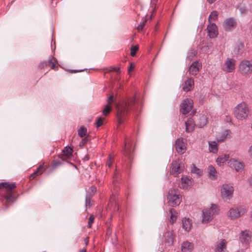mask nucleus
Wrapping results in <instances>:
<instances>
[{"label":"nucleus","instance_id":"4d7b16f0","mask_svg":"<svg viewBox=\"0 0 252 252\" xmlns=\"http://www.w3.org/2000/svg\"><path fill=\"white\" fill-rule=\"evenodd\" d=\"M134 66L132 63H131L129 68L128 69V73L129 74L130 72L133 70Z\"/></svg>","mask_w":252,"mask_h":252},{"label":"nucleus","instance_id":"0eeeda50","mask_svg":"<svg viewBox=\"0 0 252 252\" xmlns=\"http://www.w3.org/2000/svg\"><path fill=\"white\" fill-rule=\"evenodd\" d=\"M233 192L234 188L232 185L229 184L222 185L220 191L222 198L226 200L230 199L233 196Z\"/></svg>","mask_w":252,"mask_h":252},{"label":"nucleus","instance_id":"5fc2aeb1","mask_svg":"<svg viewBox=\"0 0 252 252\" xmlns=\"http://www.w3.org/2000/svg\"><path fill=\"white\" fill-rule=\"evenodd\" d=\"M158 0H151V5L152 6H154V8H156V6Z\"/></svg>","mask_w":252,"mask_h":252},{"label":"nucleus","instance_id":"f3484780","mask_svg":"<svg viewBox=\"0 0 252 252\" xmlns=\"http://www.w3.org/2000/svg\"><path fill=\"white\" fill-rule=\"evenodd\" d=\"M208 35L210 38H213L218 35V31L217 25L215 23H210L207 28Z\"/></svg>","mask_w":252,"mask_h":252},{"label":"nucleus","instance_id":"f704fd0d","mask_svg":"<svg viewBox=\"0 0 252 252\" xmlns=\"http://www.w3.org/2000/svg\"><path fill=\"white\" fill-rule=\"evenodd\" d=\"M229 130H224L221 134V135L218 138V141H222L226 139L230 133Z\"/></svg>","mask_w":252,"mask_h":252},{"label":"nucleus","instance_id":"58836bf2","mask_svg":"<svg viewBox=\"0 0 252 252\" xmlns=\"http://www.w3.org/2000/svg\"><path fill=\"white\" fill-rule=\"evenodd\" d=\"M87 129L84 127H81L78 130V134L80 137H83L86 135Z\"/></svg>","mask_w":252,"mask_h":252},{"label":"nucleus","instance_id":"423d86ee","mask_svg":"<svg viewBox=\"0 0 252 252\" xmlns=\"http://www.w3.org/2000/svg\"><path fill=\"white\" fill-rule=\"evenodd\" d=\"M217 206L213 204L210 208L204 209L202 211L203 223H206L210 222L213 218L215 214L217 212Z\"/></svg>","mask_w":252,"mask_h":252},{"label":"nucleus","instance_id":"864d4df0","mask_svg":"<svg viewBox=\"0 0 252 252\" xmlns=\"http://www.w3.org/2000/svg\"><path fill=\"white\" fill-rule=\"evenodd\" d=\"M111 159H112V157H111V156H110L109 160L106 163V165H107L109 167H110L112 165Z\"/></svg>","mask_w":252,"mask_h":252},{"label":"nucleus","instance_id":"412c9836","mask_svg":"<svg viewBox=\"0 0 252 252\" xmlns=\"http://www.w3.org/2000/svg\"><path fill=\"white\" fill-rule=\"evenodd\" d=\"M183 89L185 92H188L193 88L194 81L192 78H188L182 84Z\"/></svg>","mask_w":252,"mask_h":252},{"label":"nucleus","instance_id":"a878e982","mask_svg":"<svg viewBox=\"0 0 252 252\" xmlns=\"http://www.w3.org/2000/svg\"><path fill=\"white\" fill-rule=\"evenodd\" d=\"M182 227L185 231L189 232L192 227L191 220L189 218H184L182 220Z\"/></svg>","mask_w":252,"mask_h":252},{"label":"nucleus","instance_id":"a19ab883","mask_svg":"<svg viewBox=\"0 0 252 252\" xmlns=\"http://www.w3.org/2000/svg\"><path fill=\"white\" fill-rule=\"evenodd\" d=\"M92 205L91 202V196L87 195L86 197V207L87 208L90 207Z\"/></svg>","mask_w":252,"mask_h":252},{"label":"nucleus","instance_id":"39448f33","mask_svg":"<svg viewBox=\"0 0 252 252\" xmlns=\"http://www.w3.org/2000/svg\"><path fill=\"white\" fill-rule=\"evenodd\" d=\"M247 212V209L243 206L230 208L227 212L228 217L232 220H235L243 216Z\"/></svg>","mask_w":252,"mask_h":252},{"label":"nucleus","instance_id":"de8ad7c7","mask_svg":"<svg viewBox=\"0 0 252 252\" xmlns=\"http://www.w3.org/2000/svg\"><path fill=\"white\" fill-rule=\"evenodd\" d=\"M195 52L193 51H191L189 53L188 57L189 60H192L194 56H195Z\"/></svg>","mask_w":252,"mask_h":252},{"label":"nucleus","instance_id":"c756f323","mask_svg":"<svg viewBox=\"0 0 252 252\" xmlns=\"http://www.w3.org/2000/svg\"><path fill=\"white\" fill-rule=\"evenodd\" d=\"M208 172L210 178H211L212 180H216L217 178V172L213 166L210 165L208 167Z\"/></svg>","mask_w":252,"mask_h":252},{"label":"nucleus","instance_id":"5701e85b","mask_svg":"<svg viewBox=\"0 0 252 252\" xmlns=\"http://www.w3.org/2000/svg\"><path fill=\"white\" fill-rule=\"evenodd\" d=\"M226 249V241L225 239H221L218 243L215 249V252H224Z\"/></svg>","mask_w":252,"mask_h":252},{"label":"nucleus","instance_id":"4be33fe9","mask_svg":"<svg viewBox=\"0 0 252 252\" xmlns=\"http://www.w3.org/2000/svg\"><path fill=\"white\" fill-rule=\"evenodd\" d=\"M196 125L199 127H202L206 125L208 123L207 117L204 114H200L196 120Z\"/></svg>","mask_w":252,"mask_h":252},{"label":"nucleus","instance_id":"473e14b6","mask_svg":"<svg viewBox=\"0 0 252 252\" xmlns=\"http://www.w3.org/2000/svg\"><path fill=\"white\" fill-rule=\"evenodd\" d=\"M170 213V222L171 223L174 222L177 219V213L176 211L174 209H171L169 211Z\"/></svg>","mask_w":252,"mask_h":252},{"label":"nucleus","instance_id":"603ef678","mask_svg":"<svg viewBox=\"0 0 252 252\" xmlns=\"http://www.w3.org/2000/svg\"><path fill=\"white\" fill-rule=\"evenodd\" d=\"M249 11L252 14V0L249 1Z\"/></svg>","mask_w":252,"mask_h":252},{"label":"nucleus","instance_id":"8fccbe9b","mask_svg":"<svg viewBox=\"0 0 252 252\" xmlns=\"http://www.w3.org/2000/svg\"><path fill=\"white\" fill-rule=\"evenodd\" d=\"M107 103H108L107 104H109V105H110V104L113 101V95H110V96H109L108 97V98H107Z\"/></svg>","mask_w":252,"mask_h":252},{"label":"nucleus","instance_id":"aec40b11","mask_svg":"<svg viewBox=\"0 0 252 252\" xmlns=\"http://www.w3.org/2000/svg\"><path fill=\"white\" fill-rule=\"evenodd\" d=\"M165 243L168 245L173 244L175 236L173 230H168L164 234Z\"/></svg>","mask_w":252,"mask_h":252},{"label":"nucleus","instance_id":"13d9d810","mask_svg":"<svg viewBox=\"0 0 252 252\" xmlns=\"http://www.w3.org/2000/svg\"><path fill=\"white\" fill-rule=\"evenodd\" d=\"M216 0H207V1L210 4L214 3Z\"/></svg>","mask_w":252,"mask_h":252},{"label":"nucleus","instance_id":"f257e3e1","mask_svg":"<svg viewBox=\"0 0 252 252\" xmlns=\"http://www.w3.org/2000/svg\"><path fill=\"white\" fill-rule=\"evenodd\" d=\"M138 106V104L135 97L128 98L124 101L122 105H117V116L118 123L121 124L130 111L136 109Z\"/></svg>","mask_w":252,"mask_h":252},{"label":"nucleus","instance_id":"052dcab7","mask_svg":"<svg viewBox=\"0 0 252 252\" xmlns=\"http://www.w3.org/2000/svg\"><path fill=\"white\" fill-rule=\"evenodd\" d=\"M78 72V71H77L76 70H71V72L75 73V72Z\"/></svg>","mask_w":252,"mask_h":252},{"label":"nucleus","instance_id":"4468645a","mask_svg":"<svg viewBox=\"0 0 252 252\" xmlns=\"http://www.w3.org/2000/svg\"><path fill=\"white\" fill-rule=\"evenodd\" d=\"M239 239L243 245H247L251 241V232L247 230L242 231Z\"/></svg>","mask_w":252,"mask_h":252},{"label":"nucleus","instance_id":"e433bc0d","mask_svg":"<svg viewBox=\"0 0 252 252\" xmlns=\"http://www.w3.org/2000/svg\"><path fill=\"white\" fill-rule=\"evenodd\" d=\"M191 172L193 173H195L197 175H201L202 174V171L201 170L198 168H197L194 165H192L191 167Z\"/></svg>","mask_w":252,"mask_h":252},{"label":"nucleus","instance_id":"e2e57ef3","mask_svg":"<svg viewBox=\"0 0 252 252\" xmlns=\"http://www.w3.org/2000/svg\"><path fill=\"white\" fill-rule=\"evenodd\" d=\"M251 180H252V179H251ZM250 184H251V185H252V182H251V181H250Z\"/></svg>","mask_w":252,"mask_h":252},{"label":"nucleus","instance_id":"dca6fc26","mask_svg":"<svg viewBox=\"0 0 252 252\" xmlns=\"http://www.w3.org/2000/svg\"><path fill=\"white\" fill-rule=\"evenodd\" d=\"M202 68V64L198 61L194 62L190 65L189 69V72L190 74L196 75Z\"/></svg>","mask_w":252,"mask_h":252},{"label":"nucleus","instance_id":"09e8293b","mask_svg":"<svg viewBox=\"0 0 252 252\" xmlns=\"http://www.w3.org/2000/svg\"><path fill=\"white\" fill-rule=\"evenodd\" d=\"M248 154L249 157L252 159V144L249 147L248 150Z\"/></svg>","mask_w":252,"mask_h":252},{"label":"nucleus","instance_id":"680f3d73","mask_svg":"<svg viewBox=\"0 0 252 252\" xmlns=\"http://www.w3.org/2000/svg\"><path fill=\"white\" fill-rule=\"evenodd\" d=\"M250 218H251V220L252 221V213H251V214Z\"/></svg>","mask_w":252,"mask_h":252},{"label":"nucleus","instance_id":"bb28decb","mask_svg":"<svg viewBox=\"0 0 252 252\" xmlns=\"http://www.w3.org/2000/svg\"><path fill=\"white\" fill-rule=\"evenodd\" d=\"M186 130L187 132H191L194 129L195 124L194 121L192 119H189L185 123Z\"/></svg>","mask_w":252,"mask_h":252},{"label":"nucleus","instance_id":"6ab92c4d","mask_svg":"<svg viewBox=\"0 0 252 252\" xmlns=\"http://www.w3.org/2000/svg\"><path fill=\"white\" fill-rule=\"evenodd\" d=\"M73 150L70 147H65L63 151V155H60L59 158L62 160H65L72 155Z\"/></svg>","mask_w":252,"mask_h":252},{"label":"nucleus","instance_id":"2f4dec72","mask_svg":"<svg viewBox=\"0 0 252 252\" xmlns=\"http://www.w3.org/2000/svg\"><path fill=\"white\" fill-rule=\"evenodd\" d=\"M229 158V155H222L220 156L217 159L216 162L218 165L220 166L222 165Z\"/></svg>","mask_w":252,"mask_h":252},{"label":"nucleus","instance_id":"ddd939ff","mask_svg":"<svg viewBox=\"0 0 252 252\" xmlns=\"http://www.w3.org/2000/svg\"><path fill=\"white\" fill-rule=\"evenodd\" d=\"M228 164L229 167L234 169L237 172H240L242 171L244 167V164L243 162H240L236 159H230Z\"/></svg>","mask_w":252,"mask_h":252},{"label":"nucleus","instance_id":"6e6552de","mask_svg":"<svg viewBox=\"0 0 252 252\" xmlns=\"http://www.w3.org/2000/svg\"><path fill=\"white\" fill-rule=\"evenodd\" d=\"M181 195L175 191L171 190L167 197L168 203L172 207L179 205L181 202Z\"/></svg>","mask_w":252,"mask_h":252},{"label":"nucleus","instance_id":"9b49d317","mask_svg":"<svg viewBox=\"0 0 252 252\" xmlns=\"http://www.w3.org/2000/svg\"><path fill=\"white\" fill-rule=\"evenodd\" d=\"M235 66L236 60L233 58H228L222 65V69L227 73H230L235 70Z\"/></svg>","mask_w":252,"mask_h":252},{"label":"nucleus","instance_id":"a18cd8bd","mask_svg":"<svg viewBox=\"0 0 252 252\" xmlns=\"http://www.w3.org/2000/svg\"><path fill=\"white\" fill-rule=\"evenodd\" d=\"M94 217L93 215H91L89 219L88 222V227L91 228L92 227V225L94 221Z\"/></svg>","mask_w":252,"mask_h":252},{"label":"nucleus","instance_id":"b1692460","mask_svg":"<svg viewBox=\"0 0 252 252\" xmlns=\"http://www.w3.org/2000/svg\"><path fill=\"white\" fill-rule=\"evenodd\" d=\"M193 249V244L189 241L184 242L182 244V252H191Z\"/></svg>","mask_w":252,"mask_h":252},{"label":"nucleus","instance_id":"49530a36","mask_svg":"<svg viewBox=\"0 0 252 252\" xmlns=\"http://www.w3.org/2000/svg\"><path fill=\"white\" fill-rule=\"evenodd\" d=\"M108 71H116L117 72H119L120 71V68L119 67H112L111 69H107Z\"/></svg>","mask_w":252,"mask_h":252},{"label":"nucleus","instance_id":"7ed1b4c3","mask_svg":"<svg viewBox=\"0 0 252 252\" xmlns=\"http://www.w3.org/2000/svg\"><path fill=\"white\" fill-rule=\"evenodd\" d=\"M16 187L15 183H9L8 182H3L0 183V189H4L6 194L4 196L6 202L11 203L14 200L13 196L12 190Z\"/></svg>","mask_w":252,"mask_h":252},{"label":"nucleus","instance_id":"bf43d9fd","mask_svg":"<svg viewBox=\"0 0 252 252\" xmlns=\"http://www.w3.org/2000/svg\"><path fill=\"white\" fill-rule=\"evenodd\" d=\"M80 252H86V249H82L80 250Z\"/></svg>","mask_w":252,"mask_h":252},{"label":"nucleus","instance_id":"6e6d98bb","mask_svg":"<svg viewBox=\"0 0 252 252\" xmlns=\"http://www.w3.org/2000/svg\"><path fill=\"white\" fill-rule=\"evenodd\" d=\"M91 190L93 194H94L96 191V188L94 186H92L91 188Z\"/></svg>","mask_w":252,"mask_h":252},{"label":"nucleus","instance_id":"7c9ffc66","mask_svg":"<svg viewBox=\"0 0 252 252\" xmlns=\"http://www.w3.org/2000/svg\"><path fill=\"white\" fill-rule=\"evenodd\" d=\"M209 150L210 152L216 154L218 151V142L215 141L209 142Z\"/></svg>","mask_w":252,"mask_h":252},{"label":"nucleus","instance_id":"72a5a7b5","mask_svg":"<svg viewBox=\"0 0 252 252\" xmlns=\"http://www.w3.org/2000/svg\"><path fill=\"white\" fill-rule=\"evenodd\" d=\"M218 17V13L217 11H213L209 16L208 21L210 23L212 21H214L217 20Z\"/></svg>","mask_w":252,"mask_h":252},{"label":"nucleus","instance_id":"c03bdc74","mask_svg":"<svg viewBox=\"0 0 252 252\" xmlns=\"http://www.w3.org/2000/svg\"><path fill=\"white\" fill-rule=\"evenodd\" d=\"M104 119L102 118H99L96 122V127H99L103 125Z\"/></svg>","mask_w":252,"mask_h":252},{"label":"nucleus","instance_id":"1a4fd4ad","mask_svg":"<svg viewBox=\"0 0 252 252\" xmlns=\"http://www.w3.org/2000/svg\"><path fill=\"white\" fill-rule=\"evenodd\" d=\"M49 66L51 69L57 70L58 68V64L57 60L53 57H51L48 61H43L41 62L38 64V67L40 69H43Z\"/></svg>","mask_w":252,"mask_h":252},{"label":"nucleus","instance_id":"393cba45","mask_svg":"<svg viewBox=\"0 0 252 252\" xmlns=\"http://www.w3.org/2000/svg\"><path fill=\"white\" fill-rule=\"evenodd\" d=\"M192 185L191 180L188 177H183L181 179V183L179 186L183 189H188Z\"/></svg>","mask_w":252,"mask_h":252},{"label":"nucleus","instance_id":"3c124183","mask_svg":"<svg viewBox=\"0 0 252 252\" xmlns=\"http://www.w3.org/2000/svg\"><path fill=\"white\" fill-rule=\"evenodd\" d=\"M88 140V138L87 137H85V138H84V139L81 141V142L80 143V145L81 146H84V145L86 144V142H87V140Z\"/></svg>","mask_w":252,"mask_h":252},{"label":"nucleus","instance_id":"37998d69","mask_svg":"<svg viewBox=\"0 0 252 252\" xmlns=\"http://www.w3.org/2000/svg\"><path fill=\"white\" fill-rule=\"evenodd\" d=\"M147 22V19H145L142 22H141L137 27L138 30H142L145 25V23Z\"/></svg>","mask_w":252,"mask_h":252},{"label":"nucleus","instance_id":"20e7f679","mask_svg":"<svg viewBox=\"0 0 252 252\" xmlns=\"http://www.w3.org/2000/svg\"><path fill=\"white\" fill-rule=\"evenodd\" d=\"M238 71L244 76H247L252 74V61L242 60L238 65Z\"/></svg>","mask_w":252,"mask_h":252},{"label":"nucleus","instance_id":"cd10ccee","mask_svg":"<svg viewBox=\"0 0 252 252\" xmlns=\"http://www.w3.org/2000/svg\"><path fill=\"white\" fill-rule=\"evenodd\" d=\"M45 170V168H44V165L41 164L40 165L38 168H37V170L36 171L31 174L30 176V180H32L34 179L36 176L41 175Z\"/></svg>","mask_w":252,"mask_h":252},{"label":"nucleus","instance_id":"c85d7f7f","mask_svg":"<svg viewBox=\"0 0 252 252\" xmlns=\"http://www.w3.org/2000/svg\"><path fill=\"white\" fill-rule=\"evenodd\" d=\"M130 144L127 140H125V148L124 150V155L125 156L127 157L128 158L130 159V153H131V148H130Z\"/></svg>","mask_w":252,"mask_h":252},{"label":"nucleus","instance_id":"4c0bfd02","mask_svg":"<svg viewBox=\"0 0 252 252\" xmlns=\"http://www.w3.org/2000/svg\"><path fill=\"white\" fill-rule=\"evenodd\" d=\"M111 110V107L109 104H107L102 111V114L103 115H107L108 114Z\"/></svg>","mask_w":252,"mask_h":252},{"label":"nucleus","instance_id":"ea45409f","mask_svg":"<svg viewBox=\"0 0 252 252\" xmlns=\"http://www.w3.org/2000/svg\"><path fill=\"white\" fill-rule=\"evenodd\" d=\"M138 50V47L137 45L133 46L130 49V55L132 57L135 56L137 51Z\"/></svg>","mask_w":252,"mask_h":252},{"label":"nucleus","instance_id":"a211bd4d","mask_svg":"<svg viewBox=\"0 0 252 252\" xmlns=\"http://www.w3.org/2000/svg\"><path fill=\"white\" fill-rule=\"evenodd\" d=\"M175 147L177 152L180 154L184 153L186 150L185 143L183 139H177L175 143Z\"/></svg>","mask_w":252,"mask_h":252},{"label":"nucleus","instance_id":"79ce46f5","mask_svg":"<svg viewBox=\"0 0 252 252\" xmlns=\"http://www.w3.org/2000/svg\"><path fill=\"white\" fill-rule=\"evenodd\" d=\"M61 164H62V162L60 161L53 160L52 162L51 165L53 168H56L57 167H58Z\"/></svg>","mask_w":252,"mask_h":252},{"label":"nucleus","instance_id":"f8f14e48","mask_svg":"<svg viewBox=\"0 0 252 252\" xmlns=\"http://www.w3.org/2000/svg\"><path fill=\"white\" fill-rule=\"evenodd\" d=\"M237 26V22L233 18H229L225 19L223 23V28L225 31L230 32L233 31Z\"/></svg>","mask_w":252,"mask_h":252},{"label":"nucleus","instance_id":"c9c22d12","mask_svg":"<svg viewBox=\"0 0 252 252\" xmlns=\"http://www.w3.org/2000/svg\"><path fill=\"white\" fill-rule=\"evenodd\" d=\"M238 8L242 15L246 14L249 10V9H248L246 6L242 4H240Z\"/></svg>","mask_w":252,"mask_h":252},{"label":"nucleus","instance_id":"9d476101","mask_svg":"<svg viewBox=\"0 0 252 252\" xmlns=\"http://www.w3.org/2000/svg\"><path fill=\"white\" fill-rule=\"evenodd\" d=\"M193 100L190 98H186L180 105V112L183 114H188L192 108Z\"/></svg>","mask_w":252,"mask_h":252},{"label":"nucleus","instance_id":"f03ea898","mask_svg":"<svg viewBox=\"0 0 252 252\" xmlns=\"http://www.w3.org/2000/svg\"><path fill=\"white\" fill-rule=\"evenodd\" d=\"M233 113L235 117L238 119H246L249 114L248 105L244 102L238 104L235 107Z\"/></svg>","mask_w":252,"mask_h":252},{"label":"nucleus","instance_id":"2eb2a0df","mask_svg":"<svg viewBox=\"0 0 252 252\" xmlns=\"http://www.w3.org/2000/svg\"><path fill=\"white\" fill-rule=\"evenodd\" d=\"M171 172L173 175L176 176L183 170L182 162L180 160L174 161L171 165Z\"/></svg>","mask_w":252,"mask_h":252}]
</instances>
